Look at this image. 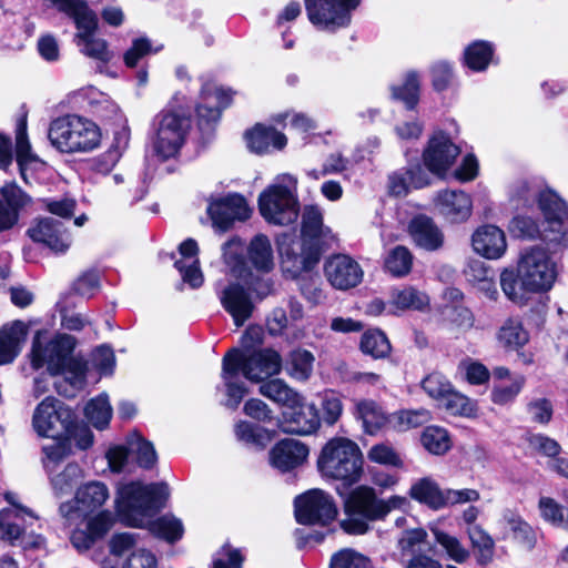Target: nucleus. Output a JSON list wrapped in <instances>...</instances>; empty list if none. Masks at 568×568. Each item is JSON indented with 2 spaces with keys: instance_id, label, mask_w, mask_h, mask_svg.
Returning a JSON list of instances; mask_svg holds the SVG:
<instances>
[{
  "instance_id": "nucleus-5",
  "label": "nucleus",
  "mask_w": 568,
  "mask_h": 568,
  "mask_svg": "<svg viewBox=\"0 0 568 568\" xmlns=\"http://www.w3.org/2000/svg\"><path fill=\"white\" fill-rule=\"evenodd\" d=\"M168 497L169 487L164 483L143 485L132 481L118 487L115 507L124 524L143 527L164 506Z\"/></svg>"
},
{
  "instance_id": "nucleus-40",
  "label": "nucleus",
  "mask_w": 568,
  "mask_h": 568,
  "mask_svg": "<svg viewBox=\"0 0 568 568\" xmlns=\"http://www.w3.org/2000/svg\"><path fill=\"white\" fill-rule=\"evenodd\" d=\"M356 414L362 420L365 432L371 435L377 433L389 423V417L386 416L383 408L374 400L363 399L357 402Z\"/></svg>"
},
{
  "instance_id": "nucleus-16",
  "label": "nucleus",
  "mask_w": 568,
  "mask_h": 568,
  "mask_svg": "<svg viewBox=\"0 0 568 568\" xmlns=\"http://www.w3.org/2000/svg\"><path fill=\"white\" fill-rule=\"evenodd\" d=\"M207 213L215 227L226 231L235 220H246L250 216V209L243 196L229 194L211 200Z\"/></svg>"
},
{
  "instance_id": "nucleus-50",
  "label": "nucleus",
  "mask_w": 568,
  "mask_h": 568,
  "mask_svg": "<svg viewBox=\"0 0 568 568\" xmlns=\"http://www.w3.org/2000/svg\"><path fill=\"white\" fill-rule=\"evenodd\" d=\"M314 355L306 349H295L290 354L287 374L301 382L307 381L313 373Z\"/></svg>"
},
{
  "instance_id": "nucleus-32",
  "label": "nucleus",
  "mask_w": 568,
  "mask_h": 568,
  "mask_svg": "<svg viewBox=\"0 0 568 568\" xmlns=\"http://www.w3.org/2000/svg\"><path fill=\"white\" fill-rule=\"evenodd\" d=\"M245 261L252 268L261 273H268L274 268V252L266 235L257 234L250 241Z\"/></svg>"
},
{
  "instance_id": "nucleus-1",
  "label": "nucleus",
  "mask_w": 568,
  "mask_h": 568,
  "mask_svg": "<svg viewBox=\"0 0 568 568\" xmlns=\"http://www.w3.org/2000/svg\"><path fill=\"white\" fill-rule=\"evenodd\" d=\"M558 276L557 265L549 252L535 246L521 254L517 268L500 273L504 294L514 303L523 304L528 293H545L552 288Z\"/></svg>"
},
{
  "instance_id": "nucleus-8",
  "label": "nucleus",
  "mask_w": 568,
  "mask_h": 568,
  "mask_svg": "<svg viewBox=\"0 0 568 568\" xmlns=\"http://www.w3.org/2000/svg\"><path fill=\"white\" fill-rule=\"evenodd\" d=\"M297 179L282 174L275 183L268 185L258 196V210L266 222L275 225H288L298 217Z\"/></svg>"
},
{
  "instance_id": "nucleus-25",
  "label": "nucleus",
  "mask_w": 568,
  "mask_h": 568,
  "mask_svg": "<svg viewBox=\"0 0 568 568\" xmlns=\"http://www.w3.org/2000/svg\"><path fill=\"white\" fill-rule=\"evenodd\" d=\"M236 353H226L222 362V379L226 389L225 406L236 409L247 393L245 384L240 379V362Z\"/></svg>"
},
{
  "instance_id": "nucleus-57",
  "label": "nucleus",
  "mask_w": 568,
  "mask_h": 568,
  "mask_svg": "<svg viewBox=\"0 0 568 568\" xmlns=\"http://www.w3.org/2000/svg\"><path fill=\"white\" fill-rule=\"evenodd\" d=\"M439 405L452 415L471 417L475 416L477 412L476 403L467 396L455 392L453 387Z\"/></svg>"
},
{
  "instance_id": "nucleus-20",
  "label": "nucleus",
  "mask_w": 568,
  "mask_h": 568,
  "mask_svg": "<svg viewBox=\"0 0 568 568\" xmlns=\"http://www.w3.org/2000/svg\"><path fill=\"white\" fill-rule=\"evenodd\" d=\"M217 295L223 308L232 316L237 327L251 317L254 305L244 286L239 283H230L221 288Z\"/></svg>"
},
{
  "instance_id": "nucleus-10",
  "label": "nucleus",
  "mask_w": 568,
  "mask_h": 568,
  "mask_svg": "<svg viewBox=\"0 0 568 568\" xmlns=\"http://www.w3.org/2000/svg\"><path fill=\"white\" fill-rule=\"evenodd\" d=\"M308 20L317 28L335 31L347 27L361 0H304Z\"/></svg>"
},
{
  "instance_id": "nucleus-3",
  "label": "nucleus",
  "mask_w": 568,
  "mask_h": 568,
  "mask_svg": "<svg viewBox=\"0 0 568 568\" xmlns=\"http://www.w3.org/2000/svg\"><path fill=\"white\" fill-rule=\"evenodd\" d=\"M335 241L331 227L324 225L323 211L317 205H306L302 212L301 240L293 234H282L277 240L283 262H291L296 272L311 270L322 252Z\"/></svg>"
},
{
  "instance_id": "nucleus-19",
  "label": "nucleus",
  "mask_w": 568,
  "mask_h": 568,
  "mask_svg": "<svg viewBox=\"0 0 568 568\" xmlns=\"http://www.w3.org/2000/svg\"><path fill=\"white\" fill-rule=\"evenodd\" d=\"M111 554L122 556L131 551L123 568H156L155 556L145 548L138 547V535L132 532L115 534L110 539Z\"/></svg>"
},
{
  "instance_id": "nucleus-6",
  "label": "nucleus",
  "mask_w": 568,
  "mask_h": 568,
  "mask_svg": "<svg viewBox=\"0 0 568 568\" xmlns=\"http://www.w3.org/2000/svg\"><path fill=\"white\" fill-rule=\"evenodd\" d=\"M363 454L358 445L345 437H334L322 448L317 467L323 477L346 485L357 483L363 474Z\"/></svg>"
},
{
  "instance_id": "nucleus-31",
  "label": "nucleus",
  "mask_w": 568,
  "mask_h": 568,
  "mask_svg": "<svg viewBox=\"0 0 568 568\" xmlns=\"http://www.w3.org/2000/svg\"><path fill=\"white\" fill-rule=\"evenodd\" d=\"M28 327L21 321L6 325L0 331V365H6L18 356L27 337Z\"/></svg>"
},
{
  "instance_id": "nucleus-43",
  "label": "nucleus",
  "mask_w": 568,
  "mask_h": 568,
  "mask_svg": "<svg viewBox=\"0 0 568 568\" xmlns=\"http://www.w3.org/2000/svg\"><path fill=\"white\" fill-rule=\"evenodd\" d=\"M467 535L476 554L478 564L487 565L493 560L495 542L479 525L467 527Z\"/></svg>"
},
{
  "instance_id": "nucleus-56",
  "label": "nucleus",
  "mask_w": 568,
  "mask_h": 568,
  "mask_svg": "<svg viewBox=\"0 0 568 568\" xmlns=\"http://www.w3.org/2000/svg\"><path fill=\"white\" fill-rule=\"evenodd\" d=\"M413 266V255L410 251L402 245L390 250L386 260L385 268L395 277L406 276Z\"/></svg>"
},
{
  "instance_id": "nucleus-48",
  "label": "nucleus",
  "mask_w": 568,
  "mask_h": 568,
  "mask_svg": "<svg viewBox=\"0 0 568 568\" xmlns=\"http://www.w3.org/2000/svg\"><path fill=\"white\" fill-rule=\"evenodd\" d=\"M420 443L433 455H444L452 447L448 432L439 426L426 427L422 433Z\"/></svg>"
},
{
  "instance_id": "nucleus-45",
  "label": "nucleus",
  "mask_w": 568,
  "mask_h": 568,
  "mask_svg": "<svg viewBox=\"0 0 568 568\" xmlns=\"http://www.w3.org/2000/svg\"><path fill=\"white\" fill-rule=\"evenodd\" d=\"M361 351L374 358H385L392 351L390 343L381 329H368L361 338Z\"/></svg>"
},
{
  "instance_id": "nucleus-52",
  "label": "nucleus",
  "mask_w": 568,
  "mask_h": 568,
  "mask_svg": "<svg viewBox=\"0 0 568 568\" xmlns=\"http://www.w3.org/2000/svg\"><path fill=\"white\" fill-rule=\"evenodd\" d=\"M88 420L98 429H103L110 423L112 417V407L108 395L101 394L91 399L84 409Z\"/></svg>"
},
{
  "instance_id": "nucleus-2",
  "label": "nucleus",
  "mask_w": 568,
  "mask_h": 568,
  "mask_svg": "<svg viewBox=\"0 0 568 568\" xmlns=\"http://www.w3.org/2000/svg\"><path fill=\"white\" fill-rule=\"evenodd\" d=\"M74 347V337L58 334L44 345L39 337L34 338L31 349V365L34 369L45 366L50 375L64 376V381L54 386L65 397L74 396L75 390L82 388L85 382L87 364L73 356Z\"/></svg>"
},
{
  "instance_id": "nucleus-33",
  "label": "nucleus",
  "mask_w": 568,
  "mask_h": 568,
  "mask_svg": "<svg viewBox=\"0 0 568 568\" xmlns=\"http://www.w3.org/2000/svg\"><path fill=\"white\" fill-rule=\"evenodd\" d=\"M437 205L447 219L453 222L466 220L471 212V200L463 191H443L437 195Z\"/></svg>"
},
{
  "instance_id": "nucleus-13",
  "label": "nucleus",
  "mask_w": 568,
  "mask_h": 568,
  "mask_svg": "<svg viewBox=\"0 0 568 568\" xmlns=\"http://www.w3.org/2000/svg\"><path fill=\"white\" fill-rule=\"evenodd\" d=\"M69 410L52 396L45 397L33 412L32 427L41 437H57L61 430H68Z\"/></svg>"
},
{
  "instance_id": "nucleus-53",
  "label": "nucleus",
  "mask_w": 568,
  "mask_h": 568,
  "mask_svg": "<svg viewBox=\"0 0 568 568\" xmlns=\"http://www.w3.org/2000/svg\"><path fill=\"white\" fill-rule=\"evenodd\" d=\"M49 476L54 495L62 497L68 495L82 478V469L79 465L71 463L68 464L61 473L57 475L49 474Z\"/></svg>"
},
{
  "instance_id": "nucleus-42",
  "label": "nucleus",
  "mask_w": 568,
  "mask_h": 568,
  "mask_svg": "<svg viewBox=\"0 0 568 568\" xmlns=\"http://www.w3.org/2000/svg\"><path fill=\"white\" fill-rule=\"evenodd\" d=\"M432 420L430 410L419 407L414 409H400L389 416V424L398 432H406L420 427Z\"/></svg>"
},
{
  "instance_id": "nucleus-23",
  "label": "nucleus",
  "mask_w": 568,
  "mask_h": 568,
  "mask_svg": "<svg viewBox=\"0 0 568 568\" xmlns=\"http://www.w3.org/2000/svg\"><path fill=\"white\" fill-rule=\"evenodd\" d=\"M320 424L321 419L315 405H306L303 399L300 405L292 408L291 413L283 415L281 428L287 434L305 436L315 433Z\"/></svg>"
},
{
  "instance_id": "nucleus-37",
  "label": "nucleus",
  "mask_w": 568,
  "mask_h": 568,
  "mask_svg": "<svg viewBox=\"0 0 568 568\" xmlns=\"http://www.w3.org/2000/svg\"><path fill=\"white\" fill-rule=\"evenodd\" d=\"M427 548L430 549L428 534L423 528L406 529L397 540L398 557L403 564L414 556L424 554Z\"/></svg>"
},
{
  "instance_id": "nucleus-30",
  "label": "nucleus",
  "mask_w": 568,
  "mask_h": 568,
  "mask_svg": "<svg viewBox=\"0 0 568 568\" xmlns=\"http://www.w3.org/2000/svg\"><path fill=\"white\" fill-rule=\"evenodd\" d=\"M28 327L21 321L6 325L0 331V365H6L18 356L27 337Z\"/></svg>"
},
{
  "instance_id": "nucleus-14",
  "label": "nucleus",
  "mask_w": 568,
  "mask_h": 568,
  "mask_svg": "<svg viewBox=\"0 0 568 568\" xmlns=\"http://www.w3.org/2000/svg\"><path fill=\"white\" fill-rule=\"evenodd\" d=\"M74 23L78 29L74 39L81 53L102 63L110 62L113 53L109 50L106 41L93 37L98 26L95 13L91 11L78 18Z\"/></svg>"
},
{
  "instance_id": "nucleus-12",
  "label": "nucleus",
  "mask_w": 568,
  "mask_h": 568,
  "mask_svg": "<svg viewBox=\"0 0 568 568\" xmlns=\"http://www.w3.org/2000/svg\"><path fill=\"white\" fill-rule=\"evenodd\" d=\"M227 353H236L240 362L239 369L251 382L258 383L271 376L277 375L282 368L281 355L270 348L247 354L237 348Z\"/></svg>"
},
{
  "instance_id": "nucleus-18",
  "label": "nucleus",
  "mask_w": 568,
  "mask_h": 568,
  "mask_svg": "<svg viewBox=\"0 0 568 568\" xmlns=\"http://www.w3.org/2000/svg\"><path fill=\"white\" fill-rule=\"evenodd\" d=\"M459 152V148L446 134L438 132L429 140L423 159L427 169L439 175L453 165Z\"/></svg>"
},
{
  "instance_id": "nucleus-24",
  "label": "nucleus",
  "mask_w": 568,
  "mask_h": 568,
  "mask_svg": "<svg viewBox=\"0 0 568 568\" xmlns=\"http://www.w3.org/2000/svg\"><path fill=\"white\" fill-rule=\"evenodd\" d=\"M31 520H37V516L26 507L4 508L0 510V540L17 546L21 536L28 530Z\"/></svg>"
},
{
  "instance_id": "nucleus-49",
  "label": "nucleus",
  "mask_w": 568,
  "mask_h": 568,
  "mask_svg": "<svg viewBox=\"0 0 568 568\" xmlns=\"http://www.w3.org/2000/svg\"><path fill=\"white\" fill-rule=\"evenodd\" d=\"M430 531L435 541L445 550L449 559L457 564H463L469 558V551L460 540L438 527H432Z\"/></svg>"
},
{
  "instance_id": "nucleus-28",
  "label": "nucleus",
  "mask_w": 568,
  "mask_h": 568,
  "mask_svg": "<svg viewBox=\"0 0 568 568\" xmlns=\"http://www.w3.org/2000/svg\"><path fill=\"white\" fill-rule=\"evenodd\" d=\"M204 104L196 108L199 124H210L216 122L221 116L222 109L226 108L232 100L231 90L223 88H204L202 91Z\"/></svg>"
},
{
  "instance_id": "nucleus-4",
  "label": "nucleus",
  "mask_w": 568,
  "mask_h": 568,
  "mask_svg": "<svg viewBox=\"0 0 568 568\" xmlns=\"http://www.w3.org/2000/svg\"><path fill=\"white\" fill-rule=\"evenodd\" d=\"M408 506L409 501L404 496L393 495L383 499L373 487L357 486L345 499V518L341 527L347 534L363 535L369 530L371 523L384 520L393 510H405Z\"/></svg>"
},
{
  "instance_id": "nucleus-17",
  "label": "nucleus",
  "mask_w": 568,
  "mask_h": 568,
  "mask_svg": "<svg viewBox=\"0 0 568 568\" xmlns=\"http://www.w3.org/2000/svg\"><path fill=\"white\" fill-rule=\"evenodd\" d=\"M31 204L32 199L17 183H6L0 189V233L13 229L20 212Z\"/></svg>"
},
{
  "instance_id": "nucleus-15",
  "label": "nucleus",
  "mask_w": 568,
  "mask_h": 568,
  "mask_svg": "<svg viewBox=\"0 0 568 568\" xmlns=\"http://www.w3.org/2000/svg\"><path fill=\"white\" fill-rule=\"evenodd\" d=\"M324 273L329 284L341 291L357 286L364 275L361 265L354 258L345 254L331 256L325 262Z\"/></svg>"
},
{
  "instance_id": "nucleus-64",
  "label": "nucleus",
  "mask_w": 568,
  "mask_h": 568,
  "mask_svg": "<svg viewBox=\"0 0 568 568\" xmlns=\"http://www.w3.org/2000/svg\"><path fill=\"white\" fill-rule=\"evenodd\" d=\"M42 464L48 474H52L57 466L70 454V446L65 440H58L42 447Z\"/></svg>"
},
{
  "instance_id": "nucleus-46",
  "label": "nucleus",
  "mask_w": 568,
  "mask_h": 568,
  "mask_svg": "<svg viewBox=\"0 0 568 568\" xmlns=\"http://www.w3.org/2000/svg\"><path fill=\"white\" fill-rule=\"evenodd\" d=\"M503 521L506 528L511 532L513 539L528 549L535 546L536 535L530 525L520 516L511 511H506L503 516Z\"/></svg>"
},
{
  "instance_id": "nucleus-51",
  "label": "nucleus",
  "mask_w": 568,
  "mask_h": 568,
  "mask_svg": "<svg viewBox=\"0 0 568 568\" xmlns=\"http://www.w3.org/2000/svg\"><path fill=\"white\" fill-rule=\"evenodd\" d=\"M149 530L169 542L181 539L184 532L182 521L172 515H164L149 523Z\"/></svg>"
},
{
  "instance_id": "nucleus-26",
  "label": "nucleus",
  "mask_w": 568,
  "mask_h": 568,
  "mask_svg": "<svg viewBox=\"0 0 568 568\" xmlns=\"http://www.w3.org/2000/svg\"><path fill=\"white\" fill-rule=\"evenodd\" d=\"M308 456V448L298 440L284 439L276 444L270 453L273 467L287 471L303 464Z\"/></svg>"
},
{
  "instance_id": "nucleus-47",
  "label": "nucleus",
  "mask_w": 568,
  "mask_h": 568,
  "mask_svg": "<svg viewBox=\"0 0 568 568\" xmlns=\"http://www.w3.org/2000/svg\"><path fill=\"white\" fill-rule=\"evenodd\" d=\"M16 158L20 168V173L26 180L27 168L38 161V156L32 153L31 144L27 134V122L24 119L20 120L16 131Z\"/></svg>"
},
{
  "instance_id": "nucleus-41",
  "label": "nucleus",
  "mask_w": 568,
  "mask_h": 568,
  "mask_svg": "<svg viewBox=\"0 0 568 568\" xmlns=\"http://www.w3.org/2000/svg\"><path fill=\"white\" fill-rule=\"evenodd\" d=\"M81 97L87 100L91 112L101 119H112L118 113V105L111 98L100 90L88 87L80 91Z\"/></svg>"
},
{
  "instance_id": "nucleus-59",
  "label": "nucleus",
  "mask_w": 568,
  "mask_h": 568,
  "mask_svg": "<svg viewBox=\"0 0 568 568\" xmlns=\"http://www.w3.org/2000/svg\"><path fill=\"white\" fill-rule=\"evenodd\" d=\"M235 435L239 440L257 447H264L272 440L271 432L247 422H239L235 425Z\"/></svg>"
},
{
  "instance_id": "nucleus-39",
  "label": "nucleus",
  "mask_w": 568,
  "mask_h": 568,
  "mask_svg": "<svg viewBox=\"0 0 568 568\" xmlns=\"http://www.w3.org/2000/svg\"><path fill=\"white\" fill-rule=\"evenodd\" d=\"M390 304L399 311L423 312L429 306V296L415 286L407 285L393 290Z\"/></svg>"
},
{
  "instance_id": "nucleus-58",
  "label": "nucleus",
  "mask_w": 568,
  "mask_h": 568,
  "mask_svg": "<svg viewBox=\"0 0 568 568\" xmlns=\"http://www.w3.org/2000/svg\"><path fill=\"white\" fill-rule=\"evenodd\" d=\"M509 231L513 235L517 237H527V239H536L542 237L548 239L549 241H558V237H549L545 233L547 229H540V225L529 216L518 215L515 216L510 224Z\"/></svg>"
},
{
  "instance_id": "nucleus-61",
  "label": "nucleus",
  "mask_w": 568,
  "mask_h": 568,
  "mask_svg": "<svg viewBox=\"0 0 568 568\" xmlns=\"http://www.w3.org/2000/svg\"><path fill=\"white\" fill-rule=\"evenodd\" d=\"M162 45L154 48L146 37H139L132 40L130 48L123 53V61L128 68H135L139 62L149 54L156 53Z\"/></svg>"
},
{
  "instance_id": "nucleus-44",
  "label": "nucleus",
  "mask_w": 568,
  "mask_h": 568,
  "mask_svg": "<svg viewBox=\"0 0 568 568\" xmlns=\"http://www.w3.org/2000/svg\"><path fill=\"white\" fill-rule=\"evenodd\" d=\"M498 341L506 348L517 349L528 343L529 335L519 320L508 318L499 328Z\"/></svg>"
},
{
  "instance_id": "nucleus-35",
  "label": "nucleus",
  "mask_w": 568,
  "mask_h": 568,
  "mask_svg": "<svg viewBox=\"0 0 568 568\" xmlns=\"http://www.w3.org/2000/svg\"><path fill=\"white\" fill-rule=\"evenodd\" d=\"M538 202L545 216L542 225L547 224L552 233H560L564 229V221L568 215L566 204L556 193L550 191L540 193Z\"/></svg>"
},
{
  "instance_id": "nucleus-34",
  "label": "nucleus",
  "mask_w": 568,
  "mask_h": 568,
  "mask_svg": "<svg viewBox=\"0 0 568 568\" xmlns=\"http://www.w3.org/2000/svg\"><path fill=\"white\" fill-rule=\"evenodd\" d=\"M109 498V489L102 481H90L80 486L74 496L77 510L83 515L99 509Z\"/></svg>"
},
{
  "instance_id": "nucleus-62",
  "label": "nucleus",
  "mask_w": 568,
  "mask_h": 568,
  "mask_svg": "<svg viewBox=\"0 0 568 568\" xmlns=\"http://www.w3.org/2000/svg\"><path fill=\"white\" fill-rule=\"evenodd\" d=\"M392 93L395 99L403 101L407 109H414L419 97V79L417 73L408 72L404 83L399 87H394Z\"/></svg>"
},
{
  "instance_id": "nucleus-60",
  "label": "nucleus",
  "mask_w": 568,
  "mask_h": 568,
  "mask_svg": "<svg viewBox=\"0 0 568 568\" xmlns=\"http://www.w3.org/2000/svg\"><path fill=\"white\" fill-rule=\"evenodd\" d=\"M369 462L387 467L402 468L404 462L399 453L388 443H378L367 450Z\"/></svg>"
},
{
  "instance_id": "nucleus-22",
  "label": "nucleus",
  "mask_w": 568,
  "mask_h": 568,
  "mask_svg": "<svg viewBox=\"0 0 568 568\" xmlns=\"http://www.w3.org/2000/svg\"><path fill=\"white\" fill-rule=\"evenodd\" d=\"M28 235L34 242L43 243L57 253L65 252L71 244L70 235L62 223L52 217L39 220L28 230Z\"/></svg>"
},
{
  "instance_id": "nucleus-36",
  "label": "nucleus",
  "mask_w": 568,
  "mask_h": 568,
  "mask_svg": "<svg viewBox=\"0 0 568 568\" xmlns=\"http://www.w3.org/2000/svg\"><path fill=\"white\" fill-rule=\"evenodd\" d=\"M408 495L412 499L425 504L432 509L437 510L445 507V490H442L438 484L429 477L416 480L410 486Z\"/></svg>"
},
{
  "instance_id": "nucleus-55",
  "label": "nucleus",
  "mask_w": 568,
  "mask_h": 568,
  "mask_svg": "<svg viewBox=\"0 0 568 568\" xmlns=\"http://www.w3.org/2000/svg\"><path fill=\"white\" fill-rule=\"evenodd\" d=\"M469 282L479 283L490 298H496L498 292L494 285L491 272L480 260H470L464 270Z\"/></svg>"
},
{
  "instance_id": "nucleus-29",
  "label": "nucleus",
  "mask_w": 568,
  "mask_h": 568,
  "mask_svg": "<svg viewBox=\"0 0 568 568\" xmlns=\"http://www.w3.org/2000/svg\"><path fill=\"white\" fill-rule=\"evenodd\" d=\"M245 138L250 150L257 154L267 153L271 149L282 150L287 143L285 134L263 124H256Z\"/></svg>"
},
{
  "instance_id": "nucleus-38",
  "label": "nucleus",
  "mask_w": 568,
  "mask_h": 568,
  "mask_svg": "<svg viewBox=\"0 0 568 568\" xmlns=\"http://www.w3.org/2000/svg\"><path fill=\"white\" fill-rule=\"evenodd\" d=\"M258 390L272 402L290 408H294L303 400V396L281 378L263 383Z\"/></svg>"
},
{
  "instance_id": "nucleus-63",
  "label": "nucleus",
  "mask_w": 568,
  "mask_h": 568,
  "mask_svg": "<svg viewBox=\"0 0 568 568\" xmlns=\"http://www.w3.org/2000/svg\"><path fill=\"white\" fill-rule=\"evenodd\" d=\"M130 454L135 457V462L143 468H150L156 463V453L153 445L138 435H133L129 442Z\"/></svg>"
},
{
  "instance_id": "nucleus-11",
  "label": "nucleus",
  "mask_w": 568,
  "mask_h": 568,
  "mask_svg": "<svg viewBox=\"0 0 568 568\" xmlns=\"http://www.w3.org/2000/svg\"><path fill=\"white\" fill-rule=\"evenodd\" d=\"M336 516L333 497L322 489H311L295 499V517L300 524L325 526Z\"/></svg>"
},
{
  "instance_id": "nucleus-54",
  "label": "nucleus",
  "mask_w": 568,
  "mask_h": 568,
  "mask_svg": "<svg viewBox=\"0 0 568 568\" xmlns=\"http://www.w3.org/2000/svg\"><path fill=\"white\" fill-rule=\"evenodd\" d=\"M494 49L489 42L475 41L465 50V63L474 71H483L488 67Z\"/></svg>"
},
{
  "instance_id": "nucleus-27",
  "label": "nucleus",
  "mask_w": 568,
  "mask_h": 568,
  "mask_svg": "<svg viewBox=\"0 0 568 568\" xmlns=\"http://www.w3.org/2000/svg\"><path fill=\"white\" fill-rule=\"evenodd\" d=\"M414 243L426 250L436 251L444 244V234L430 217L418 215L408 225Z\"/></svg>"
},
{
  "instance_id": "nucleus-7",
  "label": "nucleus",
  "mask_w": 568,
  "mask_h": 568,
  "mask_svg": "<svg viewBox=\"0 0 568 568\" xmlns=\"http://www.w3.org/2000/svg\"><path fill=\"white\" fill-rule=\"evenodd\" d=\"M48 138L52 146L62 153H82L99 146L101 132L91 120L68 114L50 123Z\"/></svg>"
},
{
  "instance_id": "nucleus-9",
  "label": "nucleus",
  "mask_w": 568,
  "mask_h": 568,
  "mask_svg": "<svg viewBox=\"0 0 568 568\" xmlns=\"http://www.w3.org/2000/svg\"><path fill=\"white\" fill-rule=\"evenodd\" d=\"M153 150L162 160L178 154L191 126L190 118L182 110H163L153 121Z\"/></svg>"
},
{
  "instance_id": "nucleus-21",
  "label": "nucleus",
  "mask_w": 568,
  "mask_h": 568,
  "mask_svg": "<svg viewBox=\"0 0 568 568\" xmlns=\"http://www.w3.org/2000/svg\"><path fill=\"white\" fill-rule=\"evenodd\" d=\"M471 246L478 255L487 260H498L507 251L506 235L498 226L485 224L473 233Z\"/></svg>"
}]
</instances>
